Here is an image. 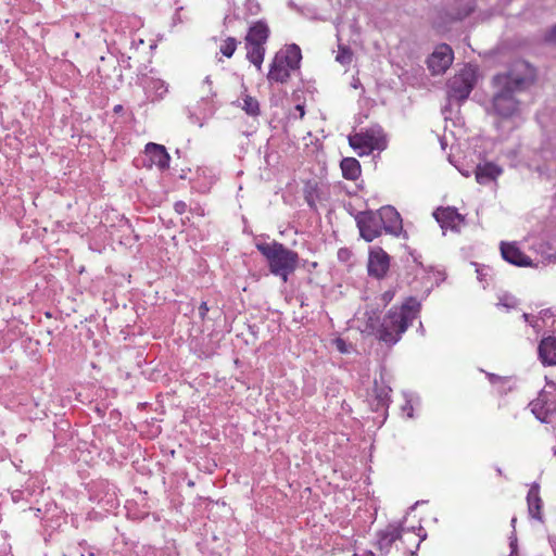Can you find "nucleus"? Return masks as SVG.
Instances as JSON below:
<instances>
[{
	"label": "nucleus",
	"mask_w": 556,
	"mask_h": 556,
	"mask_svg": "<svg viewBox=\"0 0 556 556\" xmlns=\"http://www.w3.org/2000/svg\"><path fill=\"white\" fill-rule=\"evenodd\" d=\"M303 192L306 204L309 206L311 210L316 211V201L319 198L317 182L308 180L304 186Z\"/></svg>",
	"instance_id": "25"
},
{
	"label": "nucleus",
	"mask_w": 556,
	"mask_h": 556,
	"mask_svg": "<svg viewBox=\"0 0 556 556\" xmlns=\"http://www.w3.org/2000/svg\"><path fill=\"white\" fill-rule=\"evenodd\" d=\"M413 261H414V263H416V264L420 265V264L418 263V261H417V258H416V257H414V260H413Z\"/></svg>",
	"instance_id": "51"
},
{
	"label": "nucleus",
	"mask_w": 556,
	"mask_h": 556,
	"mask_svg": "<svg viewBox=\"0 0 556 556\" xmlns=\"http://www.w3.org/2000/svg\"><path fill=\"white\" fill-rule=\"evenodd\" d=\"M207 312H208V306H207V303L205 301H203L200 306H199V316L202 320L205 319L206 315H207Z\"/></svg>",
	"instance_id": "37"
},
{
	"label": "nucleus",
	"mask_w": 556,
	"mask_h": 556,
	"mask_svg": "<svg viewBox=\"0 0 556 556\" xmlns=\"http://www.w3.org/2000/svg\"><path fill=\"white\" fill-rule=\"evenodd\" d=\"M269 36V28L263 21L254 23L245 36V42L265 45Z\"/></svg>",
	"instance_id": "21"
},
{
	"label": "nucleus",
	"mask_w": 556,
	"mask_h": 556,
	"mask_svg": "<svg viewBox=\"0 0 556 556\" xmlns=\"http://www.w3.org/2000/svg\"><path fill=\"white\" fill-rule=\"evenodd\" d=\"M419 331H422V324L420 323Z\"/></svg>",
	"instance_id": "52"
},
{
	"label": "nucleus",
	"mask_w": 556,
	"mask_h": 556,
	"mask_svg": "<svg viewBox=\"0 0 556 556\" xmlns=\"http://www.w3.org/2000/svg\"><path fill=\"white\" fill-rule=\"evenodd\" d=\"M237 43L238 41L233 37H228L224 40L219 50L226 58H231L237 49Z\"/></svg>",
	"instance_id": "27"
},
{
	"label": "nucleus",
	"mask_w": 556,
	"mask_h": 556,
	"mask_svg": "<svg viewBox=\"0 0 556 556\" xmlns=\"http://www.w3.org/2000/svg\"><path fill=\"white\" fill-rule=\"evenodd\" d=\"M242 109L244 110V112L250 115V116H257L260 115V103L258 101L251 97V96H247L244 99H243V106Z\"/></svg>",
	"instance_id": "26"
},
{
	"label": "nucleus",
	"mask_w": 556,
	"mask_h": 556,
	"mask_svg": "<svg viewBox=\"0 0 556 556\" xmlns=\"http://www.w3.org/2000/svg\"><path fill=\"white\" fill-rule=\"evenodd\" d=\"M529 406L531 408L532 414L535 416L538 420H540L541 422H548L551 405L546 401L542 399H536L532 401L529 404Z\"/></svg>",
	"instance_id": "24"
},
{
	"label": "nucleus",
	"mask_w": 556,
	"mask_h": 556,
	"mask_svg": "<svg viewBox=\"0 0 556 556\" xmlns=\"http://www.w3.org/2000/svg\"><path fill=\"white\" fill-rule=\"evenodd\" d=\"M339 350H340V352H343L344 351L343 345H339Z\"/></svg>",
	"instance_id": "50"
},
{
	"label": "nucleus",
	"mask_w": 556,
	"mask_h": 556,
	"mask_svg": "<svg viewBox=\"0 0 556 556\" xmlns=\"http://www.w3.org/2000/svg\"><path fill=\"white\" fill-rule=\"evenodd\" d=\"M247 58L258 70L262 66L265 55V48L263 45L245 42Z\"/></svg>",
	"instance_id": "23"
},
{
	"label": "nucleus",
	"mask_w": 556,
	"mask_h": 556,
	"mask_svg": "<svg viewBox=\"0 0 556 556\" xmlns=\"http://www.w3.org/2000/svg\"><path fill=\"white\" fill-rule=\"evenodd\" d=\"M390 267V256L380 247H375L369 251L368 274L369 276L381 279L386 276Z\"/></svg>",
	"instance_id": "9"
},
{
	"label": "nucleus",
	"mask_w": 556,
	"mask_h": 556,
	"mask_svg": "<svg viewBox=\"0 0 556 556\" xmlns=\"http://www.w3.org/2000/svg\"><path fill=\"white\" fill-rule=\"evenodd\" d=\"M296 110H298V112H300V116H301V117H303V116H304V113H305V112H304V106H303V105L298 104V105H296Z\"/></svg>",
	"instance_id": "45"
},
{
	"label": "nucleus",
	"mask_w": 556,
	"mask_h": 556,
	"mask_svg": "<svg viewBox=\"0 0 556 556\" xmlns=\"http://www.w3.org/2000/svg\"><path fill=\"white\" fill-rule=\"evenodd\" d=\"M528 513L531 518L543 521L542 500L540 497V486L533 483L527 494Z\"/></svg>",
	"instance_id": "18"
},
{
	"label": "nucleus",
	"mask_w": 556,
	"mask_h": 556,
	"mask_svg": "<svg viewBox=\"0 0 556 556\" xmlns=\"http://www.w3.org/2000/svg\"><path fill=\"white\" fill-rule=\"evenodd\" d=\"M84 549L85 556H102V553L96 546L89 545L86 541H84Z\"/></svg>",
	"instance_id": "32"
},
{
	"label": "nucleus",
	"mask_w": 556,
	"mask_h": 556,
	"mask_svg": "<svg viewBox=\"0 0 556 556\" xmlns=\"http://www.w3.org/2000/svg\"><path fill=\"white\" fill-rule=\"evenodd\" d=\"M433 217L443 230L459 231V225L465 222V217L452 206L437 208L433 212Z\"/></svg>",
	"instance_id": "12"
},
{
	"label": "nucleus",
	"mask_w": 556,
	"mask_h": 556,
	"mask_svg": "<svg viewBox=\"0 0 556 556\" xmlns=\"http://www.w3.org/2000/svg\"><path fill=\"white\" fill-rule=\"evenodd\" d=\"M256 249L265 257L270 274L285 283L298 268L299 254L278 241L256 243Z\"/></svg>",
	"instance_id": "3"
},
{
	"label": "nucleus",
	"mask_w": 556,
	"mask_h": 556,
	"mask_svg": "<svg viewBox=\"0 0 556 556\" xmlns=\"http://www.w3.org/2000/svg\"><path fill=\"white\" fill-rule=\"evenodd\" d=\"M454 53L446 43L439 45L428 56L427 65L432 75H441L452 65Z\"/></svg>",
	"instance_id": "8"
},
{
	"label": "nucleus",
	"mask_w": 556,
	"mask_h": 556,
	"mask_svg": "<svg viewBox=\"0 0 556 556\" xmlns=\"http://www.w3.org/2000/svg\"><path fill=\"white\" fill-rule=\"evenodd\" d=\"M476 8V0H453L448 16L455 21H462L470 15Z\"/></svg>",
	"instance_id": "20"
},
{
	"label": "nucleus",
	"mask_w": 556,
	"mask_h": 556,
	"mask_svg": "<svg viewBox=\"0 0 556 556\" xmlns=\"http://www.w3.org/2000/svg\"><path fill=\"white\" fill-rule=\"evenodd\" d=\"M522 319L526 323H528L535 330V332H539L542 329L541 325L539 324V318H536L528 313H523Z\"/></svg>",
	"instance_id": "31"
},
{
	"label": "nucleus",
	"mask_w": 556,
	"mask_h": 556,
	"mask_svg": "<svg viewBox=\"0 0 556 556\" xmlns=\"http://www.w3.org/2000/svg\"><path fill=\"white\" fill-rule=\"evenodd\" d=\"M517 543H518V540H517L516 531H513L509 536V545H514Z\"/></svg>",
	"instance_id": "42"
},
{
	"label": "nucleus",
	"mask_w": 556,
	"mask_h": 556,
	"mask_svg": "<svg viewBox=\"0 0 556 556\" xmlns=\"http://www.w3.org/2000/svg\"><path fill=\"white\" fill-rule=\"evenodd\" d=\"M548 316H551L549 309H542L540 312V318L544 319L545 317H548Z\"/></svg>",
	"instance_id": "43"
},
{
	"label": "nucleus",
	"mask_w": 556,
	"mask_h": 556,
	"mask_svg": "<svg viewBox=\"0 0 556 556\" xmlns=\"http://www.w3.org/2000/svg\"><path fill=\"white\" fill-rule=\"evenodd\" d=\"M516 522H517V518L516 517H513L511 520H510V526L513 528V531H516L515 528H516Z\"/></svg>",
	"instance_id": "47"
},
{
	"label": "nucleus",
	"mask_w": 556,
	"mask_h": 556,
	"mask_svg": "<svg viewBox=\"0 0 556 556\" xmlns=\"http://www.w3.org/2000/svg\"><path fill=\"white\" fill-rule=\"evenodd\" d=\"M63 556H85L84 541L77 545H67L63 551Z\"/></svg>",
	"instance_id": "28"
},
{
	"label": "nucleus",
	"mask_w": 556,
	"mask_h": 556,
	"mask_svg": "<svg viewBox=\"0 0 556 556\" xmlns=\"http://www.w3.org/2000/svg\"><path fill=\"white\" fill-rule=\"evenodd\" d=\"M342 176L348 180H356L362 173L359 162L354 157H344L341 161Z\"/></svg>",
	"instance_id": "22"
},
{
	"label": "nucleus",
	"mask_w": 556,
	"mask_h": 556,
	"mask_svg": "<svg viewBox=\"0 0 556 556\" xmlns=\"http://www.w3.org/2000/svg\"><path fill=\"white\" fill-rule=\"evenodd\" d=\"M174 210L177 214L182 215L187 211V204L184 201H177L174 203Z\"/></svg>",
	"instance_id": "34"
},
{
	"label": "nucleus",
	"mask_w": 556,
	"mask_h": 556,
	"mask_svg": "<svg viewBox=\"0 0 556 556\" xmlns=\"http://www.w3.org/2000/svg\"><path fill=\"white\" fill-rule=\"evenodd\" d=\"M476 85V74L471 68H464L447 81V98L450 102L463 103L468 99Z\"/></svg>",
	"instance_id": "5"
},
{
	"label": "nucleus",
	"mask_w": 556,
	"mask_h": 556,
	"mask_svg": "<svg viewBox=\"0 0 556 556\" xmlns=\"http://www.w3.org/2000/svg\"><path fill=\"white\" fill-rule=\"evenodd\" d=\"M503 169L492 162H486L484 164H479L476 167V180L480 185H486L493 180H495L501 174Z\"/></svg>",
	"instance_id": "17"
},
{
	"label": "nucleus",
	"mask_w": 556,
	"mask_h": 556,
	"mask_svg": "<svg viewBox=\"0 0 556 556\" xmlns=\"http://www.w3.org/2000/svg\"><path fill=\"white\" fill-rule=\"evenodd\" d=\"M493 85L497 89L492 99L494 113L504 118L514 116L519 111V101L515 94L526 88L527 79L508 72L495 75Z\"/></svg>",
	"instance_id": "2"
},
{
	"label": "nucleus",
	"mask_w": 556,
	"mask_h": 556,
	"mask_svg": "<svg viewBox=\"0 0 556 556\" xmlns=\"http://www.w3.org/2000/svg\"><path fill=\"white\" fill-rule=\"evenodd\" d=\"M501 304L506 307H514L516 300L513 296H505L501 300Z\"/></svg>",
	"instance_id": "38"
},
{
	"label": "nucleus",
	"mask_w": 556,
	"mask_h": 556,
	"mask_svg": "<svg viewBox=\"0 0 556 556\" xmlns=\"http://www.w3.org/2000/svg\"><path fill=\"white\" fill-rule=\"evenodd\" d=\"M545 40L556 42V24L546 33Z\"/></svg>",
	"instance_id": "36"
},
{
	"label": "nucleus",
	"mask_w": 556,
	"mask_h": 556,
	"mask_svg": "<svg viewBox=\"0 0 556 556\" xmlns=\"http://www.w3.org/2000/svg\"><path fill=\"white\" fill-rule=\"evenodd\" d=\"M336 60L341 64H349L352 61V52L350 48L340 47Z\"/></svg>",
	"instance_id": "29"
},
{
	"label": "nucleus",
	"mask_w": 556,
	"mask_h": 556,
	"mask_svg": "<svg viewBox=\"0 0 556 556\" xmlns=\"http://www.w3.org/2000/svg\"><path fill=\"white\" fill-rule=\"evenodd\" d=\"M144 152L151 164L155 165L160 170H165L169 167L170 156L164 146L149 142L146 144Z\"/></svg>",
	"instance_id": "15"
},
{
	"label": "nucleus",
	"mask_w": 556,
	"mask_h": 556,
	"mask_svg": "<svg viewBox=\"0 0 556 556\" xmlns=\"http://www.w3.org/2000/svg\"><path fill=\"white\" fill-rule=\"evenodd\" d=\"M484 270H486V268H485V267H481V268H480V267H478V268L476 269V271H477V278H478L480 281H482V280H483V277L486 275V274L484 273Z\"/></svg>",
	"instance_id": "41"
},
{
	"label": "nucleus",
	"mask_w": 556,
	"mask_h": 556,
	"mask_svg": "<svg viewBox=\"0 0 556 556\" xmlns=\"http://www.w3.org/2000/svg\"><path fill=\"white\" fill-rule=\"evenodd\" d=\"M202 86L207 87V91L212 94V97L214 96V93L211 92L212 80H211L210 76H206L204 78Z\"/></svg>",
	"instance_id": "40"
},
{
	"label": "nucleus",
	"mask_w": 556,
	"mask_h": 556,
	"mask_svg": "<svg viewBox=\"0 0 556 556\" xmlns=\"http://www.w3.org/2000/svg\"><path fill=\"white\" fill-rule=\"evenodd\" d=\"M420 309L421 303L415 296H408L401 306L391 307L377 329V338L388 345L396 344L419 316Z\"/></svg>",
	"instance_id": "1"
},
{
	"label": "nucleus",
	"mask_w": 556,
	"mask_h": 556,
	"mask_svg": "<svg viewBox=\"0 0 556 556\" xmlns=\"http://www.w3.org/2000/svg\"><path fill=\"white\" fill-rule=\"evenodd\" d=\"M486 378L489 379L490 383L496 387L497 384H508L509 378L507 377H501L498 375L492 374V372H485Z\"/></svg>",
	"instance_id": "30"
},
{
	"label": "nucleus",
	"mask_w": 556,
	"mask_h": 556,
	"mask_svg": "<svg viewBox=\"0 0 556 556\" xmlns=\"http://www.w3.org/2000/svg\"><path fill=\"white\" fill-rule=\"evenodd\" d=\"M361 237L371 242L382 233L381 218L378 211H364L355 216Z\"/></svg>",
	"instance_id": "7"
},
{
	"label": "nucleus",
	"mask_w": 556,
	"mask_h": 556,
	"mask_svg": "<svg viewBox=\"0 0 556 556\" xmlns=\"http://www.w3.org/2000/svg\"><path fill=\"white\" fill-rule=\"evenodd\" d=\"M539 359L543 366L556 365V337L548 336L543 338L538 346Z\"/></svg>",
	"instance_id": "16"
},
{
	"label": "nucleus",
	"mask_w": 556,
	"mask_h": 556,
	"mask_svg": "<svg viewBox=\"0 0 556 556\" xmlns=\"http://www.w3.org/2000/svg\"><path fill=\"white\" fill-rule=\"evenodd\" d=\"M403 528L401 525H388L386 529L377 533V545L383 556H394L393 545L402 538Z\"/></svg>",
	"instance_id": "10"
},
{
	"label": "nucleus",
	"mask_w": 556,
	"mask_h": 556,
	"mask_svg": "<svg viewBox=\"0 0 556 556\" xmlns=\"http://www.w3.org/2000/svg\"><path fill=\"white\" fill-rule=\"evenodd\" d=\"M394 295H395V292L393 290H387L381 295L382 303L384 305H387L388 303H390L393 300Z\"/></svg>",
	"instance_id": "35"
},
{
	"label": "nucleus",
	"mask_w": 556,
	"mask_h": 556,
	"mask_svg": "<svg viewBox=\"0 0 556 556\" xmlns=\"http://www.w3.org/2000/svg\"><path fill=\"white\" fill-rule=\"evenodd\" d=\"M378 212L381 218L382 230L394 237H399L403 231V223L400 213L391 205L382 206Z\"/></svg>",
	"instance_id": "11"
},
{
	"label": "nucleus",
	"mask_w": 556,
	"mask_h": 556,
	"mask_svg": "<svg viewBox=\"0 0 556 556\" xmlns=\"http://www.w3.org/2000/svg\"><path fill=\"white\" fill-rule=\"evenodd\" d=\"M142 86L147 100L150 102L162 100L168 92V85L160 78L147 76L142 79Z\"/></svg>",
	"instance_id": "14"
},
{
	"label": "nucleus",
	"mask_w": 556,
	"mask_h": 556,
	"mask_svg": "<svg viewBox=\"0 0 556 556\" xmlns=\"http://www.w3.org/2000/svg\"><path fill=\"white\" fill-rule=\"evenodd\" d=\"M339 350H340V352H343L344 351L343 345H339Z\"/></svg>",
	"instance_id": "49"
},
{
	"label": "nucleus",
	"mask_w": 556,
	"mask_h": 556,
	"mask_svg": "<svg viewBox=\"0 0 556 556\" xmlns=\"http://www.w3.org/2000/svg\"><path fill=\"white\" fill-rule=\"evenodd\" d=\"M302 52L298 45L292 43L276 53L270 63L267 78L269 81L287 83L291 72L300 68Z\"/></svg>",
	"instance_id": "4"
},
{
	"label": "nucleus",
	"mask_w": 556,
	"mask_h": 556,
	"mask_svg": "<svg viewBox=\"0 0 556 556\" xmlns=\"http://www.w3.org/2000/svg\"><path fill=\"white\" fill-rule=\"evenodd\" d=\"M501 255L507 263L518 267H531L532 260L515 242H501Z\"/></svg>",
	"instance_id": "13"
},
{
	"label": "nucleus",
	"mask_w": 556,
	"mask_h": 556,
	"mask_svg": "<svg viewBox=\"0 0 556 556\" xmlns=\"http://www.w3.org/2000/svg\"><path fill=\"white\" fill-rule=\"evenodd\" d=\"M510 547V554L509 556H514V553H517V549H518V543L517 544H514V545H509Z\"/></svg>",
	"instance_id": "44"
},
{
	"label": "nucleus",
	"mask_w": 556,
	"mask_h": 556,
	"mask_svg": "<svg viewBox=\"0 0 556 556\" xmlns=\"http://www.w3.org/2000/svg\"><path fill=\"white\" fill-rule=\"evenodd\" d=\"M496 471H497L498 475H502V469L501 468H497Z\"/></svg>",
	"instance_id": "48"
},
{
	"label": "nucleus",
	"mask_w": 556,
	"mask_h": 556,
	"mask_svg": "<svg viewBox=\"0 0 556 556\" xmlns=\"http://www.w3.org/2000/svg\"><path fill=\"white\" fill-rule=\"evenodd\" d=\"M402 412L406 413L408 418H413V405L409 399L405 397V403L402 405Z\"/></svg>",
	"instance_id": "33"
},
{
	"label": "nucleus",
	"mask_w": 556,
	"mask_h": 556,
	"mask_svg": "<svg viewBox=\"0 0 556 556\" xmlns=\"http://www.w3.org/2000/svg\"><path fill=\"white\" fill-rule=\"evenodd\" d=\"M349 143L351 148L357 151L359 156L368 155L374 150H382L386 147L380 127L369 128L366 131L350 136Z\"/></svg>",
	"instance_id": "6"
},
{
	"label": "nucleus",
	"mask_w": 556,
	"mask_h": 556,
	"mask_svg": "<svg viewBox=\"0 0 556 556\" xmlns=\"http://www.w3.org/2000/svg\"><path fill=\"white\" fill-rule=\"evenodd\" d=\"M496 388L500 394H506L510 390V386L508 384H497Z\"/></svg>",
	"instance_id": "39"
},
{
	"label": "nucleus",
	"mask_w": 556,
	"mask_h": 556,
	"mask_svg": "<svg viewBox=\"0 0 556 556\" xmlns=\"http://www.w3.org/2000/svg\"><path fill=\"white\" fill-rule=\"evenodd\" d=\"M375 399L371 403L372 410L380 412L387 410L391 403L392 389L386 384H379L375 381Z\"/></svg>",
	"instance_id": "19"
},
{
	"label": "nucleus",
	"mask_w": 556,
	"mask_h": 556,
	"mask_svg": "<svg viewBox=\"0 0 556 556\" xmlns=\"http://www.w3.org/2000/svg\"><path fill=\"white\" fill-rule=\"evenodd\" d=\"M113 111H114V113H119V112H122V111H123V105H121V104L115 105V106H114V109H113Z\"/></svg>",
	"instance_id": "46"
}]
</instances>
